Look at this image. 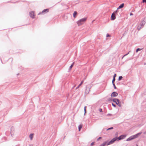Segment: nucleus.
Masks as SVG:
<instances>
[{
    "label": "nucleus",
    "mask_w": 146,
    "mask_h": 146,
    "mask_svg": "<svg viewBox=\"0 0 146 146\" xmlns=\"http://www.w3.org/2000/svg\"><path fill=\"white\" fill-rule=\"evenodd\" d=\"M30 16L33 19L35 18V13L34 11H31L29 13Z\"/></svg>",
    "instance_id": "nucleus-6"
},
{
    "label": "nucleus",
    "mask_w": 146,
    "mask_h": 146,
    "mask_svg": "<svg viewBox=\"0 0 146 146\" xmlns=\"http://www.w3.org/2000/svg\"><path fill=\"white\" fill-rule=\"evenodd\" d=\"M133 15V13H131L130 14V15Z\"/></svg>",
    "instance_id": "nucleus-34"
},
{
    "label": "nucleus",
    "mask_w": 146,
    "mask_h": 146,
    "mask_svg": "<svg viewBox=\"0 0 146 146\" xmlns=\"http://www.w3.org/2000/svg\"><path fill=\"white\" fill-rule=\"evenodd\" d=\"M112 105L114 107H116V105L113 104H112Z\"/></svg>",
    "instance_id": "nucleus-31"
},
{
    "label": "nucleus",
    "mask_w": 146,
    "mask_h": 146,
    "mask_svg": "<svg viewBox=\"0 0 146 146\" xmlns=\"http://www.w3.org/2000/svg\"><path fill=\"white\" fill-rule=\"evenodd\" d=\"M142 27L141 26V27H140L139 26L138 27V28H137V29L139 31L140 29H141V28Z\"/></svg>",
    "instance_id": "nucleus-20"
},
{
    "label": "nucleus",
    "mask_w": 146,
    "mask_h": 146,
    "mask_svg": "<svg viewBox=\"0 0 146 146\" xmlns=\"http://www.w3.org/2000/svg\"><path fill=\"white\" fill-rule=\"evenodd\" d=\"M34 135V134L33 133H31L29 135V137L31 140H32L33 139Z\"/></svg>",
    "instance_id": "nucleus-10"
},
{
    "label": "nucleus",
    "mask_w": 146,
    "mask_h": 146,
    "mask_svg": "<svg viewBox=\"0 0 146 146\" xmlns=\"http://www.w3.org/2000/svg\"><path fill=\"white\" fill-rule=\"evenodd\" d=\"M113 86H114V88L115 89H116V86H115V84H113Z\"/></svg>",
    "instance_id": "nucleus-26"
},
{
    "label": "nucleus",
    "mask_w": 146,
    "mask_h": 146,
    "mask_svg": "<svg viewBox=\"0 0 146 146\" xmlns=\"http://www.w3.org/2000/svg\"><path fill=\"white\" fill-rule=\"evenodd\" d=\"M117 140V139L116 138H114L111 141H110L107 144V145H108L110 144H111L113 143L114 141H116Z\"/></svg>",
    "instance_id": "nucleus-4"
},
{
    "label": "nucleus",
    "mask_w": 146,
    "mask_h": 146,
    "mask_svg": "<svg viewBox=\"0 0 146 146\" xmlns=\"http://www.w3.org/2000/svg\"><path fill=\"white\" fill-rule=\"evenodd\" d=\"M99 111L100 112H102V109H100V110H99Z\"/></svg>",
    "instance_id": "nucleus-30"
},
{
    "label": "nucleus",
    "mask_w": 146,
    "mask_h": 146,
    "mask_svg": "<svg viewBox=\"0 0 146 146\" xmlns=\"http://www.w3.org/2000/svg\"><path fill=\"white\" fill-rule=\"evenodd\" d=\"M94 144V143H92L91 144V145H92L93 144Z\"/></svg>",
    "instance_id": "nucleus-35"
},
{
    "label": "nucleus",
    "mask_w": 146,
    "mask_h": 146,
    "mask_svg": "<svg viewBox=\"0 0 146 146\" xmlns=\"http://www.w3.org/2000/svg\"><path fill=\"white\" fill-rule=\"evenodd\" d=\"M77 14V12L76 11H74L73 14V16L74 18L76 17V16Z\"/></svg>",
    "instance_id": "nucleus-15"
},
{
    "label": "nucleus",
    "mask_w": 146,
    "mask_h": 146,
    "mask_svg": "<svg viewBox=\"0 0 146 146\" xmlns=\"http://www.w3.org/2000/svg\"><path fill=\"white\" fill-rule=\"evenodd\" d=\"M82 124H81L79 125L78 126V129L79 131H80V129L82 128Z\"/></svg>",
    "instance_id": "nucleus-13"
},
{
    "label": "nucleus",
    "mask_w": 146,
    "mask_h": 146,
    "mask_svg": "<svg viewBox=\"0 0 146 146\" xmlns=\"http://www.w3.org/2000/svg\"><path fill=\"white\" fill-rule=\"evenodd\" d=\"M123 77L122 76H120L119 77L118 80L119 81L121 80L122 78Z\"/></svg>",
    "instance_id": "nucleus-18"
},
{
    "label": "nucleus",
    "mask_w": 146,
    "mask_h": 146,
    "mask_svg": "<svg viewBox=\"0 0 146 146\" xmlns=\"http://www.w3.org/2000/svg\"><path fill=\"white\" fill-rule=\"evenodd\" d=\"M143 3H146V0H143Z\"/></svg>",
    "instance_id": "nucleus-32"
},
{
    "label": "nucleus",
    "mask_w": 146,
    "mask_h": 146,
    "mask_svg": "<svg viewBox=\"0 0 146 146\" xmlns=\"http://www.w3.org/2000/svg\"><path fill=\"white\" fill-rule=\"evenodd\" d=\"M90 91V88L89 87H86V88L85 93L86 94H88Z\"/></svg>",
    "instance_id": "nucleus-8"
},
{
    "label": "nucleus",
    "mask_w": 146,
    "mask_h": 146,
    "mask_svg": "<svg viewBox=\"0 0 146 146\" xmlns=\"http://www.w3.org/2000/svg\"><path fill=\"white\" fill-rule=\"evenodd\" d=\"M87 19V18H84L78 21L77 22V23L78 26H80L83 24L86 21Z\"/></svg>",
    "instance_id": "nucleus-2"
},
{
    "label": "nucleus",
    "mask_w": 146,
    "mask_h": 146,
    "mask_svg": "<svg viewBox=\"0 0 146 146\" xmlns=\"http://www.w3.org/2000/svg\"><path fill=\"white\" fill-rule=\"evenodd\" d=\"M86 106H85L84 107V112H85V114L86 112Z\"/></svg>",
    "instance_id": "nucleus-19"
},
{
    "label": "nucleus",
    "mask_w": 146,
    "mask_h": 146,
    "mask_svg": "<svg viewBox=\"0 0 146 146\" xmlns=\"http://www.w3.org/2000/svg\"><path fill=\"white\" fill-rule=\"evenodd\" d=\"M126 136L125 135H122L118 137L117 138V140H119L121 139H123L125 138L126 137Z\"/></svg>",
    "instance_id": "nucleus-5"
},
{
    "label": "nucleus",
    "mask_w": 146,
    "mask_h": 146,
    "mask_svg": "<svg viewBox=\"0 0 146 146\" xmlns=\"http://www.w3.org/2000/svg\"><path fill=\"white\" fill-rule=\"evenodd\" d=\"M111 115H112V114H110V113L108 114L107 115V116H111Z\"/></svg>",
    "instance_id": "nucleus-25"
},
{
    "label": "nucleus",
    "mask_w": 146,
    "mask_h": 146,
    "mask_svg": "<svg viewBox=\"0 0 146 146\" xmlns=\"http://www.w3.org/2000/svg\"><path fill=\"white\" fill-rule=\"evenodd\" d=\"M137 146H138V145H137Z\"/></svg>",
    "instance_id": "nucleus-36"
},
{
    "label": "nucleus",
    "mask_w": 146,
    "mask_h": 146,
    "mask_svg": "<svg viewBox=\"0 0 146 146\" xmlns=\"http://www.w3.org/2000/svg\"><path fill=\"white\" fill-rule=\"evenodd\" d=\"M107 143L106 142H105L103 143H102V144H101L100 145V146H105L106 145Z\"/></svg>",
    "instance_id": "nucleus-17"
},
{
    "label": "nucleus",
    "mask_w": 146,
    "mask_h": 146,
    "mask_svg": "<svg viewBox=\"0 0 146 146\" xmlns=\"http://www.w3.org/2000/svg\"><path fill=\"white\" fill-rule=\"evenodd\" d=\"M141 50V49L140 48H137L136 50L137 52L138 51L140 50Z\"/></svg>",
    "instance_id": "nucleus-22"
},
{
    "label": "nucleus",
    "mask_w": 146,
    "mask_h": 146,
    "mask_svg": "<svg viewBox=\"0 0 146 146\" xmlns=\"http://www.w3.org/2000/svg\"><path fill=\"white\" fill-rule=\"evenodd\" d=\"M84 82V81H82L80 83V84H79V85L76 88V89H77L78 88L81 86V85L83 84V82Z\"/></svg>",
    "instance_id": "nucleus-14"
},
{
    "label": "nucleus",
    "mask_w": 146,
    "mask_h": 146,
    "mask_svg": "<svg viewBox=\"0 0 146 146\" xmlns=\"http://www.w3.org/2000/svg\"><path fill=\"white\" fill-rule=\"evenodd\" d=\"M116 74H115L113 76V78H115V77L116 76Z\"/></svg>",
    "instance_id": "nucleus-27"
},
{
    "label": "nucleus",
    "mask_w": 146,
    "mask_h": 146,
    "mask_svg": "<svg viewBox=\"0 0 146 146\" xmlns=\"http://www.w3.org/2000/svg\"><path fill=\"white\" fill-rule=\"evenodd\" d=\"M102 138L101 137H100L98 139V140H99V139H101Z\"/></svg>",
    "instance_id": "nucleus-33"
},
{
    "label": "nucleus",
    "mask_w": 146,
    "mask_h": 146,
    "mask_svg": "<svg viewBox=\"0 0 146 146\" xmlns=\"http://www.w3.org/2000/svg\"><path fill=\"white\" fill-rule=\"evenodd\" d=\"M113 101L115 102L116 104L119 107H121V104L118 99L115 98L113 99Z\"/></svg>",
    "instance_id": "nucleus-3"
},
{
    "label": "nucleus",
    "mask_w": 146,
    "mask_h": 146,
    "mask_svg": "<svg viewBox=\"0 0 146 146\" xmlns=\"http://www.w3.org/2000/svg\"><path fill=\"white\" fill-rule=\"evenodd\" d=\"M113 127H111L110 128H109L107 129V130L108 131V130H110L111 129H113Z\"/></svg>",
    "instance_id": "nucleus-23"
},
{
    "label": "nucleus",
    "mask_w": 146,
    "mask_h": 146,
    "mask_svg": "<svg viewBox=\"0 0 146 146\" xmlns=\"http://www.w3.org/2000/svg\"><path fill=\"white\" fill-rule=\"evenodd\" d=\"M110 36L109 35V34H107V35H106L107 37H110Z\"/></svg>",
    "instance_id": "nucleus-29"
},
{
    "label": "nucleus",
    "mask_w": 146,
    "mask_h": 146,
    "mask_svg": "<svg viewBox=\"0 0 146 146\" xmlns=\"http://www.w3.org/2000/svg\"><path fill=\"white\" fill-rule=\"evenodd\" d=\"M145 22L144 21H142V24H141V26L142 27L145 24Z\"/></svg>",
    "instance_id": "nucleus-16"
},
{
    "label": "nucleus",
    "mask_w": 146,
    "mask_h": 146,
    "mask_svg": "<svg viewBox=\"0 0 146 146\" xmlns=\"http://www.w3.org/2000/svg\"><path fill=\"white\" fill-rule=\"evenodd\" d=\"M74 64H71L70 66V69H71V68L73 66Z\"/></svg>",
    "instance_id": "nucleus-24"
},
{
    "label": "nucleus",
    "mask_w": 146,
    "mask_h": 146,
    "mask_svg": "<svg viewBox=\"0 0 146 146\" xmlns=\"http://www.w3.org/2000/svg\"><path fill=\"white\" fill-rule=\"evenodd\" d=\"M142 132H141L137 133V134L132 136L127 139L126 140L127 141H131L133 139L137 138L141 134Z\"/></svg>",
    "instance_id": "nucleus-1"
},
{
    "label": "nucleus",
    "mask_w": 146,
    "mask_h": 146,
    "mask_svg": "<svg viewBox=\"0 0 146 146\" xmlns=\"http://www.w3.org/2000/svg\"><path fill=\"white\" fill-rule=\"evenodd\" d=\"M129 53V52H128L127 54H125V55H124V56L122 58V59H123V58L125 56L127 55Z\"/></svg>",
    "instance_id": "nucleus-28"
},
{
    "label": "nucleus",
    "mask_w": 146,
    "mask_h": 146,
    "mask_svg": "<svg viewBox=\"0 0 146 146\" xmlns=\"http://www.w3.org/2000/svg\"><path fill=\"white\" fill-rule=\"evenodd\" d=\"M115 15L114 13H113L111 16V20H113L115 19Z\"/></svg>",
    "instance_id": "nucleus-9"
},
{
    "label": "nucleus",
    "mask_w": 146,
    "mask_h": 146,
    "mask_svg": "<svg viewBox=\"0 0 146 146\" xmlns=\"http://www.w3.org/2000/svg\"><path fill=\"white\" fill-rule=\"evenodd\" d=\"M49 11V10H48V9H44L42 12L41 13H44V12H48Z\"/></svg>",
    "instance_id": "nucleus-12"
},
{
    "label": "nucleus",
    "mask_w": 146,
    "mask_h": 146,
    "mask_svg": "<svg viewBox=\"0 0 146 146\" xmlns=\"http://www.w3.org/2000/svg\"><path fill=\"white\" fill-rule=\"evenodd\" d=\"M124 6V4L122 3L121 5H120L117 8V9H120L122 8H123Z\"/></svg>",
    "instance_id": "nucleus-11"
},
{
    "label": "nucleus",
    "mask_w": 146,
    "mask_h": 146,
    "mask_svg": "<svg viewBox=\"0 0 146 146\" xmlns=\"http://www.w3.org/2000/svg\"><path fill=\"white\" fill-rule=\"evenodd\" d=\"M118 95V93L116 92H113L111 94V96L112 97L117 96Z\"/></svg>",
    "instance_id": "nucleus-7"
},
{
    "label": "nucleus",
    "mask_w": 146,
    "mask_h": 146,
    "mask_svg": "<svg viewBox=\"0 0 146 146\" xmlns=\"http://www.w3.org/2000/svg\"><path fill=\"white\" fill-rule=\"evenodd\" d=\"M115 80V78H113L112 81V84H114V82Z\"/></svg>",
    "instance_id": "nucleus-21"
}]
</instances>
